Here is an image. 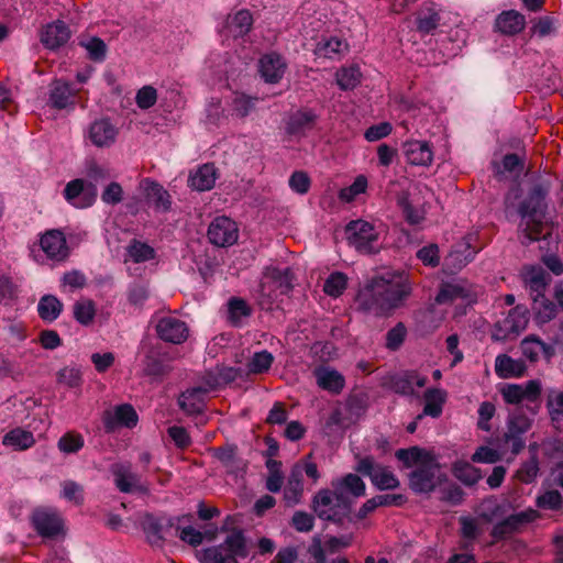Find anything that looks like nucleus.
I'll return each mask as SVG.
<instances>
[{
  "label": "nucleus",
  "instance_id": "nucleus-1",
  "mask_svg": "<svg viewBox=\"0 0 563 563\" xmlns=\"http://www.w3.org/2000/svg\"><path fill=\"white\" fill-rule=\"evenodd\" d=\"M411 292V283L405 274H387L368 282L357 294L358 306L368 312L380 314L399 305Z\"/></svg>",
  "mask_w": 563,
  "mask_h": 563
},
{
  "label": "nucleus",
  "instance_id": "nucleus-2",
  "mask_svg": "<svg viewBox=\"0 0 563 563\" xmlns=\"http://www.w3.org/2000/svg\"><path fill=\"white\" fill-rule=\"evenodd\" d=\"M404 467L412 468L409 473V486L416 493H430L441 481V466L433 451L411 446L399 449L395 453Z\"/></svg>",
  "mask_w": 563,
  "mask_h": 563
},
{
  "label": "nucleus",
  "instance_id": "nucleus-3",
  "mask_svg": "<svg viewBox=\"0 0 563 563\" xmlns=\"http://www.w3.org/2000/svg\"><path fill=\"white\" fill-rule=\"evenodd\" d=\"M30 253L38 264L47 261L59 263L67 258L69 249L64 233L53 229L40 235L38 241L30 246Z\"/></svg>",
  "mask_w": 563,
  "mask_h": 563
},
{
  "label": "nucleus",
  "instance_id": "nucleus-4",
  "mask_svg": "<svg viewBox=\"0 0 563 563\" xmlns=\"http://www.w3.org/2000/svg\"><path fill=\"white\" fill-rule=\"evenodd\" d=\"M244 538L240 532H233L219 545L207 548L199 554L202 563H239L246 558Z\"/></svg>",
  "mask_w": 563,
  "mask_h": 563
},
{
  "label": "nucleus",
  "instance_id": "nucleus-5",
  "mask_svg": "<svg viewBox=\"0 0 563 563\" xmlns=\"http://www.w3.org/2000/svg\"><path fill=\"white\" fill-rule=\"evenodd\" d=\"M351 505L336 489H321L312 499V509L322 520L340 521L350 510Z\"/></svg>",
  "mask_w": 563,
  "mask_h": 563
},
{
  "label": "nucleus",
  "instance_id": "nucleus-6",
  "mask_svg": "<svg viewBox=\"0 0 563 563\" xmlns=\"http://www.w3.org/2000/svg\"><path fill=\"white\" fill-rule=\"evenodd\" d=\"M349 243L361 253H374L378 250V233L375 228L363 220L352 221L346 225Z\"/></svg>",
  "mask_w": 563,
  "mask_h": 563
},
{
  "label": "nucleus",
  "instance_id": "nucleus-7",
  "mask_svg": "<svg viewBox=\"0 0 563 563\" xmlns=\"http://www.w3.org/2000/svg\"><path fill=\"white\" fill-rule=\"evenodd\" d=\"M532 418L521 409L511 411L507 418L504 439L514 454H518L526 445L523 435L530 430Z\"/></svg>",
  "mask_w": 563,
  "mask_h": 563
},
{
  "label": "nucleus",
  "instance_id": "nucleus-8",
  "mask_svg": "<svg viewBox=\"0 0 563 563\" xmlns=\"http://www.w3.org/2000/svg\"><path fill=\"white\" fill-rule=\"evenodd\" d=\"M147 541L153 545H161L164 540L174 536V522L172 518L151 514H143L139 519Z\"/></svg>",
  "mask_w": 563,
  "mask_h": 563
},
{
  "label": "nucleus",
  "instance_id": "nucleus-9",
  "mask_svg": "<svg viewBox=\"0 0 563 563\" xmlns=\"http://www.w3.org/2000/svg\"><path fill=\"white\" fill-rule=\"evenodd\" d=\"M356 471L368 476L373 485L380 490L395 489L399 486L395 474L388 467L375 464L371 457L362 459L357 463Z\"/></svg>",
  "mask_w": 563,
  "mask_h": 563
},
{
  "label": "nucleus",
  "instance_id": "nucleus-10",
  "mask_svg": "<svg viewBox=\"0 0 563 563\" xmlns=\"http://www.w3.org/2000/svg\"><path fill=\"white\" fill-rule=\"evenodd\" d=\"M32 523L40 536L55 538L64 533L60 515L53 508H38L33 511Z\"/></svg>",
  "mask_w": 563,
  "mask_h": 563
},
{
  "label": "nucleus",
  "instance_id": "nucleus-11",
  "mask_svg": "<svg viewBox=\"0 0 563 563\" xmlns=\"http://www.w3.org/2000/svg\"><path fill=\"white\" fill-rule=\"evenodd\" d=\"M541 382L528 380L525 384H506L500 388V394L507 404L518 405L523 400L534 402L541 395Z\"/></svg>",
  "mask_w": 563,
  "mask_h": 563
},
{
  "label": "nucleus",
  "instance_id": "nucleus-12",
  "mask_svg": "<svg viewBox=\"0 0 563 563\" xmlns=\"http://www.w3.org/2000/svg\"><path fill=\"white\" fill-rule=\"evenodd\" d=\"M529 312L525 306L518 305L512 308L508 316L496 324V331L493 333L495 340H503L511 334L518 335L528 324Z\"/></svg>",
  "mask_w": 563,
  "mask_h": 563
},
{
  "label": "nucleus",
  "instance_id": "nucleus-13",
  "mask_svg": "<svg viewBox=\"0 0 563 563\" xmlns=\"http://www.w3.org/2000/svg\"><path fill=\"white\" fill-rule=\"evenodd\" d=\"M208 238L217 246H230L239 239V228L232 219L218 217L209 225Z\"/></svg>",
  "mask_w": 563,
  "mask_h": 563
},
{
  "label": "nucleus",
  "instance_id": "nucleus-14",
  "mask_svg": "<svg viewBox=\"0 0 563 563\" xmlns=\"http://www.w3.org/2000/svg\"><path fill=\"white\" fill-rule=\"evenodd\" d=\"M64 197L76 208H88L96 201L97 187L93 184H87L84 179H74L66 185Z\"/></svg>",
  "mask_w": 563,
  "mask_h": 563
},
{
  "label": "nucleus",
  "instance_id": "nucleus-15",
  "mask_svg": "<svg viewBox=\"0 0 563 563\" xmlns=\"http://www.w3.org/2000/svg\"><path fill=\"white\" fill-rule=\"evenodd\" d=\"M156 332L159 339L174 344L183 343L189 335L186 322L173 316L161 318L156 324Z\"/></svg>",
  "mask_w": 563,
  "mask_h": 563
},
{
  "label": "nucleus",
  "instance_id": "nucleus-16",
  "mask_svg": "<svg viewBox=\"0 0 563 563\" xmlns=\"http://www.w3.org/2000/svg\"><path fill=\"white\" fill-rule=\"evenodd\" d=\"M545 196L547 190L542 186H536L532 189L529 197L520 206L519 213L522 219V223L520 225H523V221L527 227H529L530 223L541 221Z\"/></svg>",
  "mask_w": 563,
  "mask_h": 563
},
{
  "label": "nucleus",
  "instance_id": "nucleus-17",
  "mask_svg": "<svg viewBox=\"0 0 563 563\" xmlns=\"http://www.w3.org/2000/svg\"><path fill=\"white\" fill-rule=\"evenodd\" d=\"M111 473L114 478V485L121 493L144 492L145 487L141 477L132 470L129 463H117L112 465Z\"/></svg>",
  "mask_w": 563,
  "mask_h": 563
},
{
  "label": "nucleus",
  "instance_id": "nucleus-18",
  "mask_svg": "<svg viewBox=\"0 0 563 563\" xmlns=\"http://www.w3.org/2000/svg\"><path fill=\"white\" fill-rule=\"evenodd\" d=\"M69 38L70 30L62 20L45 24L40 32L41 43L51 51H55L65 45Z\"/></svg>",
  "mask_w": 563,
  "mask_h": 563
},
{
  "label": "nucleus",
  "instance_id": "nucleus-19",
  "mask_svg": "<svg viewBox=\"0 0 563 563\" xmlns=\"http://www.w3.org/2000/svg\"><path fill=\"white\" fill-rule=\"evenodd\" d=\"M118 129L108 119L93 121L88 130L87 137L97 147H110L114 144Z\"/></svg>",
  "mask_w": 563,
  "mask_h": 563
},
{
  "label": "nucleus",
  "instance_id": "nucleus-20",
  "mask_svg": "<svg viewBox=\"0 0 563 563\" xmlns=\"http://www.w3.org/2000/svg\"><path fill=\"white\" fill-rule=\"evenodd\" d=\"M286 69L287 64L284 57L276 53L266 54L258 62L260 75L268 84H277Z\"/></svg>",
  "mask_w": 563,
  "mask_h": 563
},
{
  "label": "nucleus",
  "instance_id": "nucleus-21",
  "mask_svg": "<svg viewBox=\"0 0 563 563\" xmlns=\"http://www.w3.org/2000/svg\"><path fill=\"white\" fill-rule=\"evenodd\" d=\"M137 415L131 405L123 404L106 411L103 423L108 430H114L119 427L133 428L137 423Z\"/></svg>",
  "mask_w": 563,
  "mask_h": 563
},
{
  "label": "nucleus",
  "instance_id": "nucleus-22",
  "mask_svg": "<svg viewBox=\"0 0 563 563\" xmlns=\"http://www.w3.org/2000/svg\"><path fill=\"white\" fill-rule=\"evenodd\" d=\"M253 24V18L249 10H240L233 15H229L225 20L224 26L220 30V33L225 37L238 38L245 35Z\"/></svg>",
  "mask_w": 563,
  "mask_h": 563
},
{
  "label": "nucleus",
  "instance_id": "nucleus-23",
  "mask_svg": "<svg viewBox=\"0 0 563 563\" xmlns=\"http://www.w3.org/2000/svg\"><path fill=\"white\" fill-rule=\"evenodd\" d=\"M406 159L411 165L428 166L433 159L431 146L426 141H408L404 145Z\"/></svg>",
  "mask_w": 563,
  "mask_h": 563
},
{
  "label": "nucleus",
  "instance_id": "nucleus-24",
  "mask_svg": "<svg viewBox=\"0 0 563 563\" xmlns=\"http://www.w3.org/2000/svg\"><path fill=\"white\" fill-rule=\"evenodd\" d=\"M76 91L73 90L70 85L62 79H56L52 82L48 95V102L53 108L66 109L74 107V97Z\"/></svg>",
  "mask_w": 563,
  "mask_h": 563
},
{
  "label": "nucleus",
  "instance_id": "nucleus-25",
  "mask_svg": "<svg viewBox=\"0 0 563 563\" xmlns=\"http://www.w3.org/2000/svg\"><path fill=\"white\" fill-rule=\"evenodd\" d=\"M536 518L537 511L533 509L511 514L494 527L493 533L495 537H504L505 534L517 530L522 525L533 521Z\"/></svg>",
  "mask_w": 563,
  "mask_h": 563
},
{
  "label": "nucleus",
  "instance_id": "nucleus-26",
  "mask_svg": "<svg viewBox=\"0 0 563 563\" xmlns=\"http://www.w3.org/2000/svg\"><path fill=\"white\" fill-rule=\"evenodd\" d=\"M257 101V98H253L240 92H234L230 101L227 103V108L222 110V113L227 117L230 115L243 119L255 110Z\"/></svg>",
  "mask_w": 563,
  "mask_h": 563
},
{
  "label": "nucleus",
  "instance_id": "nucleus-27",
  "mask_svg": "<svg viewBox=\"0 0 563 563\" xmlns=\"http://www.w3.org/2000/svg\"><path fill=\"white\" fill-rule=\"evenodd\" d=\"M523 280L530 291L532 300L538 302V297L544 296L548 286L547 273L540 266H530L523 272Z\"/></svg>",
  "mask_w": 563,
  "mask_h": 563
},
{
  "label": "nucleus",
  "instance_id": "nucleus-28",
  "mask_svg": "<svg viewBox=\"0 0 563 563\" xmlns=\"http://www.w3.org/2000/svg\"><path fill=\"white\" fill-rule=\"evenodd\" d=\"M303 468L300 464H295L289 473L285 489L284 499L287 505L295 506L300 503L303 493L302 484Z\"/></svg>",
  "mask_w": 563,
  "mask_h": 563
},
{
  "label": "nucleus",
  "instance_id": "nucleus-29",
  "mask_svg": "<svg viewBox=\"0 0 563 563\" xmlns=\"http://www.w3.org/2000/svg\"><path fill=\"white\" fill-rule=\"evenodd\" d=\"M332 487L343 495L351 505L353 498L363 496L365 493V484L362 478L355 474H347L342 478L332 482Z\"/></svg>",
  "mask_w": 563,
  "mask_h": 563
},
{
  "label": "nucleus",
  "instance_id": "nucleus-30",
  "mask_svg": "<svg viewBox=\"0 0 563 563\" xmlns=\"http://www.w3.org/2000/svg\"><path fill=\"white\" fill-rule=\"evenodd\" d=\"M217 180V169L213 164H203L192 170L188 184L197 191H207L213 188Z\"/></svg>",
  "mask_w": 563,
  "mask_h": 563
},
{
  "label": "nucleus",
  "instance_id": "nucleus-31",
  "mask_svg": "<svg viewBox=\"0 0 563 563\" xmlns=\"http://www.w3.org/2000/svg\"><path fill=\"white\" fill-rule=\"evenodd\" d=\"M473 235L465 236L459 244H456L446 257L448 265L454 269H461L475 256V249L472 247Z\"/></svg>",
  "mask_w": 563,
  "mask_h": 563
},
{
  "label": "nucleus",
  "instance_id": "nucleus-32",
  "mask_svg": "<svg viewBox=\"0 0 563 563\" xmlns=\"http://www.w3.org/2000/svg\"><path fill=\"white\" fill-rule=\"evenodd\" d=\"M495 372L500 378L520 377L526 372V364L507 354H500L495 360Z\"/></svg>",
  "mask_w": 563,
  "mask_h": 563
},
{
  "label": "nucleus",
  "instance_id": "nucleus-33",
  "mask_svg": "<svg viewBox=\"0 0 563 563\" xmlns=\"http://www.w3.org/2000/svg\"><path fill=\"white\" fill-rule=\"evenodd\" d=\"M207 389L203 387H194L184 391L178 399L180 408L188 415H195L202 411L205 407V395Z\"/></svg>",
  "mask_w": 563,
  "mask_h": 563
},
{
  "label": "nucleus",
  "instance_id": "nucleus-34",
  "mask_svg": "<svg viewBox=\"0 0 563 563\" xmlns=\"http://www.w3.org/2000/svg\"><path fill=\"white\" fill-rule=\"evenodd\" d=\"M526 18L518 11L501 12L496 19V27L504 34H517L525 29Z\"/></svg>",
  "mask_w": 563,
  "mask_h": 563
},
{
  "label": "nucleus",
  "instance_id": "nucleus-35",
  "mask_svg": "<svg viewBox=\"0 0 563 563\" xmlns=\"http://www.w3.org/2000/svg\"><path fill=\"white\" fill-rule=\"evenodd\" d=\"M35 443L34 435L31 431L22 428H14L7 432L2 439L4 446L11 448L15 451H24L32 448Z\"/></svg>",
  "mask_w": 563,
  "mask_h": 563
},
{
  "label": "nucleus",
  "instance_id": "nucleus-36",
  "mask_svg": "<svg viewBox=\"0 0 563 563\" xmlns=\"http://www.w3.org/2000/svg\"><path fill=\"white\" fill-rule=\"evenodd\" d=\"M349 49V44L335 36L318 43L314 55L317 57L335 59L342 57Z\"/></svg>",
  "mask_w": 563,
  "mask_h": 563
},
{
  "label": "nucleus",
  "instance_id": "nucleus-37",
  "mask_svg": "<svg viewBox=\"0 0 563 563\" xmlns=\"http://www.w3.org/2000/svg\"><path fill=\"white\" fill-rule=\"evenodd\" d=\"M140 190L147 199L154 201L157 209L167 210L169 208V195L159 184L151 179H143L140 183Z\"/></svg>",
  "mask_w": 563,
  "mask_h": 563
},
{
  "label": "nucleus",
  "instance_id": "nucleus-38",
  "mask_svg": "<svg viewBox=\"0 0 563 563\" xmlns=\"http://www.w3.org/2000/svg\"><path fill=\"white\" fill-rule=\"evenodd\" d=\"M446 399V393L443 389L430 388L424 393L423 412L417 417L421 419L423 416L438 418L442 413L443 405Z\"/></svg>",
  "mask_w": 563,
  "mask_h": 563
},
{
  "label": "nucleus",
  "instance_id": "nucleus-39",
  "mask_svg": "<svg viewBox=\"0 0 563 563\" xmlns=\"http://www.w3.org/2000/svg\"><path fill=\"white\" fill-rule=\"evenodd\" d=\"M317 383L322 389L339 393L344 386V377L330 367H319L314 372Z\"/></svg>",
  "mask_w": 563,
  "mask_h": 563
},
{
  "label": "nucleus",
  "instance_id": "nucleus-40",
  "mask_svg": "<svg viewBox=\"0 0 563 563\" xmlns=\"http://www.w3.org/2000/svg\"><path fill=\"white\" fill-rule=\"evenodd\" d=\"M217 459L228 473L239 475L245 470V462L238 456L235 448L228 446L216 451Z\"/></svg>",
  "mask_w": 563,
  "mask_h": 563
},
{
  "label": "nucleus",
  "instance_id": "nucleus-41",
  "mask_svg": "<svg viewBox=\"0 0 563 563\" xmlns=\"http://www.w3.org/2000/svg\"><path fill=\"white\" fill-rule=\"evenodd\" d=\"M316 120V114L310 110L297 111L287 121L286 131L290 135H300L310 129Z\"/></svg>",
  "mask_w": 563,
  "mask_h": 563
},
{
  "label": "nucleus",
  "instance_id": "nucleus-42",
  "mask_svg": "<svg viewBox=\"0 0 563 563\" xmlns=\"http://www.w3.org/2000/svg\"><path fill=\"white\" fill-rule=\"evenodd\" d=\"M547 409L553 427L556 430H563V389L550 390Z\"/></svg>",
  "mask_w": 563,
  "mask_h": 563
},
{
  "label": "nucleus",
  "instance_id": "nucleus-43",
  "mask_svg": "<svg viewBox=\"0 0 563 563\" xmlns=\"http://www.w3.org/2000/svg\"><path fill=\"white\" fill-rule=\"evenodd\" d=\"M406 220L410 224H419L424 219L426 209L411 195H402L398 199Z\"/></svg>",
  "mask_w": 563,
  "mask_h": 563
},
{
  "label": "nucleus",
  "instance_id": "nucleus-44",
  "mask_svg": "<svg viewBox=\"0 0 563 563\" xmlns=\"http://www.w3.org/2000/svg\"><path fill=\"white\" fill-rule=\"evenodd\" d=\"M362 78L361 69L357 65L343 66L335 73V81L341 90H352Z\"/></svg>",
  "mask_w": 563,
  "mask_h": 563
},
{
  "label": "nucleus",
  "instance_id": "nucleus-45",
  "mask_svg": "<svg viewBox=\"0 0 563 563\" xmlns=\"http://www.w3.org/2000/svg\"><path fill=\"white\" fill-rule=\"evenodd\" d=\"M63 310V303L53 295L43 296L37 305V312L45 322L55 321Z\"/></svg>",
  "mask_w": 563,
  "mask_h": 563
},
{
  "label": "nucleus",
  "instance_id": "nucleus-46",
  "mask_svg": "<svg viewBox=\"0 0 563 563\" xmlns=\"http://www.w3.org/2000/svg\"><path fill=\"white\" fill-rule=\"evenodd\" d=\"M452 473L461 483L467 486L475 485L481 478V471L465 461H457L452 466Z\"/></svg>",
  "mask_w": 563,
  "mask_h": 563
},
{
  "label": "nucleus",
  "instance_id": "nucleus-47",
  "mask_svg": "<svg viewBox=\"0 0 563 563\" xmlns=\"http://www.w3.org/2000/svg\"><path fill=\"white\" fill-rule=\"evenodd\" d=\"M467 297L466 289L460 283L445 284L437 295L435 302L441 305L461 299L463 302L470 303L471 300Z\"/></svg>",
  "mask_w": 563,
  "mask_h": 563
},
{
  "label": "nucleus",
  "instance_id": "nucleus-48",
  "mask_svg": "<svg viewBox=\"0 0 563 563\" xmlns=\"http://www.w3.org/2000/svg\"><path fill=\"white\" fill-rule=\"evenodd\" d=\"M143 373L147 376L157 377L166 372V366L159 356L158 352L154 349H147L144 352V360L142 362Z\"/></svg>",
  "mask_w": 563,
  "mask_h": 563
},
{
  "label": "nucleus",
  "instance_id": "nucleus-49",
  "mask_svg": "<svg viewBox=\"0 0 563 563\" xmlns=\"http://www.w3.org/2000/svg\"><path fill=\"white\" fill-rule=\"evenodd\" d=\"M57 383L71 389L81 387L82 372L80 367L69 365L60 368L56 374Z\"/></svg>",
  "mask_w": 563,
  "mask_h": 563
},
{
  "label": "nucleus",
  "instance_id": "nucleus-50",
  "mask_svg": "<svg viewBox=\"0 0 563 563\" xmlns=\"http://www.w3.org/2000/svg\"><path fill=\"white\" fill-rule=\"evenodd\" d=\"M250 312L251 310L244 300L233 298L229 301L228 318L233 325H241L244 319H246L250 316Z\"/></svg>",
  "mask_w": 563,
  "mask_h": 563
},
{
  "label": "nucleus",
  "instance_id": "nucleus-51",
  "mask_svg": "<svg viewBox=\"0 0 563 563\" xmlns=\"http://www.w3.org/2000/svg\"><path fill=\"white\" fill-rule=\"evenodd\" d=\"M536 321L540 324L552 320L556 314V306L544 296L538 297V302L533 301Z\"/></svg>",
  "mask_w": 563,
  "mask_h": 563
},
{
  "label": "nucleus",
  "instance_id": "nucleus-52",
  "mask_svg": "<svg viewBox=\"0 0 563 563\" xmlns=\"http://www.w3.org/2000/svg\"><path fill=\"white\" fill-rule=\"evenodd\" d=\"M274 361L272 353L263 350L255 352L247 364V371L251 374H262L267 372Z\"/></svg>",
  "mask_w": 563,
  "mask_h": 563
},
{
  "label": "nucleus",
  "instance_id": "nucleus-53",
  "mask_svg": "<svg viewBox=\"0 0 563 563\" xmlns=\"http://www.w3.org/2000/svg\"><path fill=\"white\" fill-rule=\"evenodd\" d=\"M366 189L367 178L364 175H358L350 186L340 190L339 198L344 202H352L356 197L364 194Z\"/></svg>",
  "mask_w": 563,
  "mask_h": 563
},
{
  "label": "nucleus",
  "instance_id": "nucleus-54",
  "mask_svg": "<svg viewBox=\"0 0 563 563\" xmlns=\"http://www.w3.org/2000/svg\"><path fill=\"white\" fill-rule=\"evenodd\" d=\"M347 285V277L345 274L335 272L332 273L324 282L323 290L331 297H339L343 294Z\"/></svg>",
  "mask_w": 563,
  "mask_h": 563
},
{
  "label": "nucleus",
  "instance_id": "nucleus-55",
  "mask_svg": "<svg viewBox=\"0 0 563 563\" xmlns=\"http://www.w3.org/2000/svg\"><path fill=\"white\" fill-rule=\"evenodd\" d=\"M129 257L135 263H142L154 258L155 251L152 246L134 240L128 247Z\"/></svg>",
  "mask_w": 563,
  "mask_h": 563
},
{
  "label": "nucleus",
  "instance_id": "nucleus-56",
  "mask_svg": "<svg viewBox=\"0 0 563 563\" xmlns=\"http://www.w3.org/2000/svg\"><path fill=\"white\" fill-rule=\"evenodd\" d=\"M84 444L82 435L75 432L64 434L57 442L59 451L65 454L77 453L84 448Z\"/></svg>",
  "mask_w": 563,
  "mask_h": 563
},
{
  "label": "nucleus",
  "instance_id": "nucleus-57",
  "mask_svg": "<svg viewBox=\"0 0 563 563\" xmlns=\"http://www.w3.org/2000/svg\"><path fill=\"white\" fill-rule=\"evenodd\" d=\"M265 278L272 279L277 287L280 289V292H286L291 288L292 276L289 268L279 269V268H267L265 273Z\"/></svg>",
  "mask_w": 563,
  "mask_h": 563
},
{
  "label": "nucleus",
  "instance_id": "nucleus-58",
  "mask_svg": "<svg viewBox=\"0 0 563 563\" xmlns=\"http://www.w3.org/2000/svg\"><path fill=\"white\" fill-rule=\"evenodd\" d=\"M80 45L85 47L89 57L93 60H103L107 52L106 44L98 37H89L80 41Z\"/></svg>",
  "mask_w": 563,
  "mask_h": 563
},
{
  "label": "nucleus",
  "instance_id": "nucleus-59",
  "mask_svg": "<svg viewBox=\"0 0 563 563\" xmlns=\"http://www.w3.org/2000/svg\"><path fill=\"white\" fill-rule=\"evenodd\" d=\"M542 349L543 341L534 335L527 336L521 342L522 354L531 362H536L539 358Z\"/></svg>",
  "mask_w": 563,
  "mask_h": 563
},
{
  "label": "nucleus",
  "instance_id": "nucleus-60",
  "mask_svg": "<svg viewBox=\"0 0 563 563\" xmlns=\"http://www.w3.org/2000/svg\"><path fill=\"white\" fill-rule=\"evenodd\" d=\"M157 101V90L150 85L140 88L135 96L136 106L142 110L152 108Z\"/></svg>",
  "mask_w": 563,
  "mask_h": 563
},
{
  "label": "nucleus",
  "instance_id": "nucleus-61",
  "mask_svg": "<svg viewBox=\"0 0 563 563\" xmlns=\"http://www.w3.org/2000/svg\"><path fill=\"white\" fill-rule=\"evenodd\" d=\"M477 413H478V421H477L478 429L489 432L492 430L490 420L494 418V416L496 413L495 405L490 401H484L479 405Z\"/></svg>",
  "mask_w": 563,
  "mask_h": 563
},
{
  "label": "nucleus",
  "instance_id": "nucleus-62",
  "mask_svg": "<svg viewBox=\"0 0 563 563\" xmlns=\"http://www.w3.org/2000/svg\"><path fill=\"white\" fill-rule=\"evenodd\" d=\"M562 504L563 497L558 490H547L537 498V505L542 509L556 510Z\"/></svg>",
  "mask_w": 563,
  "mask_h": 563
},
{
  "label": "nucleus",
  "instance_id": "nucleus-63",
  "mask_svg": "<svg viewBox=\"0 0 563 563\" xmlns=\"http://www.w3.org/2000/svg\"><path fill=\"white\" fill-rule=\"evenodd\" d=\"M74 314L78 322L88 324L95 317V306L90 300H81L75 303Z\"/></svg>",
  "mask_w": 563,
  "mask_h": 563
},
{
  "label": "nucleus",
  "instance_id": "nucleus-64",
  "mask_svg": "<svg viewBox=\"0 0 563 563\" xmlns=\"http://www.w3.org/2000/svg\"><path fill=\"white\" fill-rule=\"evenodd\" d=\"M539 473V463L536 456H532L529 461L525 462L517 471V477L523 483L533 482Z\"/></svg>",
  "mask_w": 563,
  "mask_h": 563
}]
</instances>
